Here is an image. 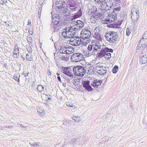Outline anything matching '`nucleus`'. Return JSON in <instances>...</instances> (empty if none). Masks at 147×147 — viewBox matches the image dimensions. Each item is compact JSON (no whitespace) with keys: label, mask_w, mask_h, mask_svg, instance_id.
<instances>
[{"label":"nucleus","mask_w":147,"mask_h":147,"mask_svg":"<svg viewBox=\"0 0 147 147\" xmlns=\"http://www.w3.org/2000/svg\"><path fill=\"white\" fill-rule=\"evenodd\" d=\"M101 45L99 42H96L93 45H89L87 49L84 51V55L88 57L92 55H95L96 51H99Z\"/></svg>","instance_id":"1"},{"label":"nucleus","mask_w":147,"mask_h":147,"mask_svg":"<svg viewBox=\"0 0 147 147\" xmlns=\"http://www.w3.org/2000/svg\"><path fill=\"white\" fill-rule=\"evenodd\" d=\"M62 35L66 38L72 37L75 34L76 31L70 25V26L65 27L63 29Z\"/></svg>","instance_id":"2"},{"label":"nucleus","mask_w":147,"mask_h":147,"mask_svg":"<svg viewBox=\"0 0 147 147\" xmlns=\"http://www.w3.org/2000/svg\"><path fill=\"white\" fill-rule=\"evenodd\" d=\"M55 10L61 13H65L67 10V5L65 1H59L56 3Z\"/></svg>","instance_id":"3"},{"label":"nucleus","mask_w":147,"mask_h":147,"mask_svg":"<svg viewBox=\"0 0 147 147\" xmlns=\"http://www.w3.org/2000/svg\"><path fill=\"white\" fill-rule=\"evenodd\" d=\"M118 34L117 32L109 31L105 36L106 40L111 43H115L117 40Z\"/></svg>","instance_id":"4"},{"label":"nucleus","mask_w":147,"mask_h":147,"mask_svg":"<svg viewBox=\"0 0 147 147\" xmlns=\"http://www.w3.org/2000/svg\"><path fill=\"white\" fill-rule=\"evenodd\" d=\"M75 75L82 77L86 73V71L84 67L81 66H76L73 68Z\"/></svg>","instance_id":"5"},{"label":"nucleus","mask_w":147,"mask_h":147,"mask_svg":"<svg viewBox=\"0 0 147 147\" xmlns=\"http://www.w3.org/2000/svg\"><path fill=\"white\" fill-rule=\"evenodd\" d=\"M72 26L76 31L81 29L84 26V23L80 20L73 21L71 24Z\"/></svg>","instance_id":"6"},{"label":"nucleus","mask_w":147,"mask_h":147,"mask_svg":"<svg viewBox=\"0 0 147 147\" xmlns=\"http://www.w3.org/2000/svg\"><path fill=\"white\" fill-rule=\"evenodd\" d=\"M83 56V55L80 53H74L71 57V61L74 62H80L82 59Z\"/></svg>","instance_id":"7"},{"label":"nucleus","mask_w":147,"mask_h":147,"mask_svg":"<svg viewBox=\"0 0 147 147\" xmlns=\"http://www.w3.org/2000/svg\"><path fill=\"white\" fill-rule=\"evenodd\" d=\"M108 52L113 53V50L111 49H109L108 47H106L104 49H102L101 50L100 53H97L96 54V57L99 58H102L103 57H104L105 53Z\"/></svg>","instance_id":"8"},{"label":"nucleus","mask_w":147,"mask_h":147,"mask_svg":"<svg viewBox=\"0 0 147 147\" xmlns=\"http://www.w3.org/2000/svg\"><path fill=\"white\" fill-rule=\"evenodd\" d=\"M54 10L51 12V14L52 15V22L56 21H59V20L62 21L63 19V16H62V15L61 14H55V13L53 12Z\"/></svg>","instance_id":"9"},{"label":"nucleus","mask_w":147,"mask_h":147,"mask_svg":"<svg viewBox=\"0 0 147 147\" xmlns=\"http://www.w3.org/2000/svg\"><path fill=\"white\" fill-rule=\"evenodd\" d=\"M81 39L78 38H76V39L72 38L69 41V43L73 46H77L80 45L82 43Z\"/></svg>","instance_id":"10"},{"label":"nucleus","mask_w":147,"mask_h":147,"mask_svg":"<svg viewBox=\"0 0 147 147\" xmlns=\"http://www.w3.org/2000/svg\"><path fill=\"white\" fill-rule=\"evenodd\" d=\"M82 38H90L91 35L90 31L87 29H83L81 31Z\"/></svg>","instance_id":"11"},{"label":"nucleus","mask_w":147,"mask_h":147,"mask_svg":"<svg viewBox=\"0 0 147 147\" xmlns=\"http://www.w3.org/2000/svg\"><path fill=\"white\" fill-rule=\"evenodd\" d=\"M59 21H56L53 22L51 24V28H53L56 31H57L59 30L61 24L62 23V21L59 20Z\"/></svg>","instance_id":"12"},{"label":"nucleus","mask_w":147,"mask_h":147,"mask_svg":"<svg viewBox=\"0 0 147 147\" xmlns=\"http://www.w3.org/2000/svg\"><path fill=\"white\" fill-rule=\"evenodd\" d=\"M102 83V80L96 79L93 81L92 82L91 84V85L94 88H98V86L101 85Z\"/></svg>","instance_id":"13"},{"label":"nucleus","mask_w":147,"mask_h":147,"mask_svg":"<svg viewBox=\"0 0 147 147\" xmlns=\"http://www.w3.org/2000/svg\"><path fill=\"white\" fill-rule=\"evenodd\" d=\"M89 81H84L83 84V86L88 91H91L92 90V88L89 85Z\"/></svg>","instance_id":"14"},{"label":"nucleus","mask_w":147,"mask_h":147,"mask_svg":"<svg viewBox=\"0 0 147 147\" xmlns=\"http://www.w3.org/2000/svg\"><path fill=\"white\" fill-rule=\"evenodd\" d=\"M82 13V11L81 8H80L78 11L75 13L73 16V18L76 19L80 17Z\"/></svg>","instance_id":"15"},{"label":"nucleus","mask_w":147,"mask_h":147,"mask_svg":"<svg viewBox=\"0 0 147 147\" xmlns=\"http://www.w3.org/2000/svg\"><path fill=\"white\" fill-rule=\"evenodd\" d=\"M137 12V14L131 15V18L133 21L136 22L138 21L139 16V11Z\"/></svg>","instance_id":"16"},{"label":"nucleus","mask_w":147,"mask_h":147,"mask_svg":"<svg viewBox=\"0 0 147 147\" xmlns=\"http://www.w3.org/2000/svg\"><path fill=\"white\" fill-rule=\"evenodd\" d=\"M143 43H142V42H141L140 43L139 41L138 43V48H141V46H142V49H144L145 48V47L147 46V40H145V41H143Z\"/></svg>","instance_id":"17"},{"label":"nucleus","mask_w":147,"mask_h":147,"mask_svg":"<svg viewBox=\"0 0 147 147\" xmlns=\"http://www.w3.org/2000/svg\"><path fill=\"white\" fill-rule=\"evenodd\" d=\"M66 1L67 3L69 4L70 5V7L71 9H75V8H73L74 6L75 5V4L74 1L73 0H66Z\"/></svg>","instance_id":"18"},{"label":"nucleus","mask_w":147,"mask_h":147,"mask_svg":"<svg viewBox=\"0 0 147 147\" xmlns=\"http://www.w3.org/2000/svg\"><path fill=\"white\" fill-rule=\"evenodd\" d=\"M63 72L65 75H66L69 72L71 71V70L70 68V67H62V68Z\"/></svg>","instance_id":"19"},{"label":"nucleus","mask_w":147,"mask_h":147,"mask_svg":"<svg viewBox=\"0 0 147 147\" xmlns=\"http://www.w3.org/2000/svg\"><path fill=\"white\" fill-rule=\"evenodd\" d=\"M37 112L39 115L41 116H43L45 114L44 110L42 108H38L37 109Z\"/></svg>","instance_id":"20"},{"label":"nucleus","mask_w":147,"mask_h":147,"mask_svg":"<svg viewBox=\"0 0 147 147\" xmlns=\"http://www.w3.org/2000/svg\"><path fill=\"white\" fill-rule=\"evenodd\" d=\"M97 18L93 16H92L90 19L91 22L93 23L97 22L99 20V18Z\"/></svg>","instance_id":"21"},{"label":"nucleus","mask_w":147,"mask_h":147,"mask_svg":"<svg viewBox=\"0 0 147 147\" xmlns=\"http://www.w3.org/2000/svg\"><path fill=\"white\" fill-rule=\"evenodd\" d=\"M147 62V59L146 56L142 57L140 59V64H145Z\"/></svg>","instance_id":"22"},{"label":"nucleus","mask_w":147,"mask_h":147,"mask_svg":"<svg viewBox=\"0 0 147 147\" xmlns=\"http://www.w3.org/2000/svg\"><path fill=\"white\" fill-rule=\"evenodd\" d=\"M143 36V38L141 39L139 41L140 43L142 42V43H143V41H144L145 40H147V31H146L144 32Z\"/></svg>","instance_id":"23"},{"label":"nucleus","mask_w":147,"mask_h":147,"mask_svg":"<svg viewBox=\"0 0 147 147\" xmlns=\"http://www.w3.org/2000/svg\"><path fill=\"white\" fill-rule=\"evenodd\" d=\"M94 70L95 69L93 66H90V67L89 68L88 70V74H94Z\"/></svg>","instance_id":"24"},{"label":"nucleus","mask_w":147,"mask_h":147,"mask_svg":"<svg viewBox=\"0 0 147 147\" xmlns=\"http://www.w3.org/2000/svg\"><path fill=\"white\" fill-rule=\"evenodd\" d=\"M82 38L83 39L82 41V44H84V45H85L88 43L91 40L90 38H88V39L87 38Z\"/></svg>","instance_id":"25"},{"label":"nucleus","mask_w":147,"mask_h":147,"mask_svg":"<svg viewBox=\"0 0 147 147\" xmlns=\"http://www.w3.org/2000/svg\"><path fill=\"white\" fill-rule=\"evenodd\" d=\"M139 11L136 8L135 6H133L131 10V15H133L134 14H137V12Z\"/></svg>","instance_id":"26"},{"label":"nucleus","mask_w":147,"mask_h":147,"mask_svg":"<svg viewBox=\"0 0 147 147\" xmlns=\"http://www.w3.org/2000/svg\"><path fill=\"white\" fill-rule=\"evenodd\" d=\"M95 35H96L95 37L97 40L100 41L102 40L103 37L100 35V33H95Z\"/></svg>","instance_id":"27"},{"label":"nucleus","mask_w":147,"mask_h":147,"mask_svg":"<svg viewBox=\"0 0 147 147\" xmlns=\"http://www.w3.org/2000/svg\"><path fill=\"white\" fill-rule=\"evenodd\" d=\"M44 88V86L41 85H38L37 87V89L38 91L40 92H42L43 91V90Z\"/></svg>","instance_id":"28"},{"label":"nucleus","mask_w":147,"mask_h":147,"mask_svg":"<svg viewBox=\"0 0 147 147\" xmlns=\"http://www.w3.org/2000/svg\"><path fill=\"white\" fill-rule=\"evenodd\" d=\"M20 75L18 74H15L13 76V78L18 82H20Z\"/></svg>","instance_id":"29"},{"label":"nucleus","mask_w":147,"mask_h":147,"mask_svg":"<svg viewBox=\"0 0 147 147\" xmlns=\"http://www.w3.org/2000/svg\"><path fill=\"white\" fill-rule=\"evenodd\" d=\"M107 70L106 69H100L98 71V74H100V75H104L106 74V73Z\"/></svg>","instance_id":"30"},{"label":"nucleus","mask_w":147,"mask_h":147,"mask_svg":"<svg viewBox=\"0 0 147 147\" xmlns=\"http://www.w3.org/2000/svg\"><path fill=\"white\" fill-rule=\"evenodd\" d=\"M97 2L100 4V5H101L100 9L102 10V7H103L105 6V5L104 4L105 3L104 1L103 0H99L97 1Z\"/></svg>","instance_id":"31"},{"label":"nucleus","mask_w":147,"mask_h":147,"mask_svg":"<svg viewBox=\"0 0 147 147\" xmlns=\"http://www.w3.org/2000/svg\"><path fill=\"white\" fill-rule=\"evenodd\" d=\"M101 29V28L100 26H98L96 27L94 29V32L95 33H100V30Z\"/></svg>","instance_id":"32"},{"label":"nucleus","mask_w":147,"mask_h":147,"mask_svg":"<svg viewBox=\"0 0 147 147\" xmlns=\"http://www.w3.org/2000/svg\"><path fill=\"white\" fill-rule=\"evenodd\" d=\"M104 57L106 58L109 59L111 57V53H106L104 56Z\"/></svg>","instance_id":"33"},{"label":"nucleus","mask_w":147,"mask_h":147,"mask_svg":"<svg viewBox=\"0 0 147 147\" xmlns=\"http://www.w3.org/2000/svg\"><path fill=\"white\" fill-rule=\"evenodd\" d=\"M118 67L115 65L113 67L112 71L113 73L116 74L117 73L118 69Z\"/></svg>","instance_id":"34"},{"label":"nucleus","mask_w":147,"mask_h":147,"mask_svg":"<svg viewBox=\"0 0 147 147\" xmlns=\"http://www.w3.org/2000/svg\"><path fill=\"white\" fill-rule=\"evenodd\" d=\"M26 57L28 61H31L32 60V58L31 57V55L29 54H27L26 55Z\"/></svg>","instance_id":"35"},{"label":"nucleus","mask_w":147,"mask_h":147,"mask_svg":"<svg viewBox=\"0 0 147 147\" xmlns=\"http://www.w3.org/2000/svg\"><path fill=\"white\" fill-rule=\"evenodd\" d=\"M141 56V57H146V52L144 50H142L141 52V53L140 54Z\"/></svg>","instance_id":"36"},{"label":"nucleus","mask_w":147,"mask_h":147,"mask_svg":"<svg viewBox=\"0 0 147 147\" xmlns=\"http://www.w3.org/2000/svg\"><path fill=\"white\" fill-rule=\"evenodd\" d=\"M66 75L68 76L69 77L71 78H73L74 76L73 74L71 72V71L69 72Z\"/></svg>","instance_id":"37"},{"label":"nucleus","mask_w":147,"mask_h":147,"mask_svg":"<svg viewBox=\"0 0 147 147\" xmlns=\"http://www.w3.org/2000/svg\"><path fill=\"white\" fill-rule=\"evenodd\" d=\"M106 5L107 6V7H108V8L110 9L111 8L112 6V3H106Z\"/></svg>","instance_id":"38"},{"label":"nucleus","mask_w":147,"mask_h":147,"mask_svg":"<svg viewBox=\"0 0 147 147\" xmlns=\"http://www.w3.org/2000/svg\"><path fill=\"white\" fill-rule=\"evenodd\" d=\"M66 47L65 46H61L60 49V52L62 53V52H64L65 49L66 50Z\"/></svg>","instance_id":"39"},{"label":"nucleus","mask_w":147,"mask_h":147,"mask_svg":"<svg viewBox=\"0 0 147 147\" xmlns=\"http://www.w3.org/2000/svg\"><path fill=\"white\" fill-rule=\"evenodd\" d=\"M16 47H17V46H15V47L16 48L14 49L13 52V53H19V50L18 48H16Z\"/></svg>","instance_id":"40"},{"label":"nucleus","mask_w":147,"mask_h":147,"mask_svg":"<svg viewBox=\"0 0 147 147\" xmlns=\"http://www.w3.org/2000/svg\"><path fill=\"white\" fill-rule=\"evenodd\" d=\"M40 144V143L39 142H36L33 143L32 144V146L34 147H37L39 146Z\"/></svg>","instance_id":"41"},{"label":"nucleus","mask_w":147,"mask_h":147,"mask_svg":"<svg viewBox=\"0 0 147 147\" xmlns=\"http://www.w3.org/2000/svg\"><path fill=\"white\" fill-rule=\"evenodd\" d=\"M100 16V13L98 12L97 11H96V12L93 15V16L95 17H97V18H99L98 17Z\"/></svg>","instance_id":"42"},{"label":"nucleus","mask_w":147,"mask_h":147,"mask_svg":"<svg viewBox=\"0 0 147 147\" xmlns=\"http://www.w3.org/2000/svg\"><path fill=\"white\" fill-rule=\"evenodd\" d=\"M27 40L28 41L30 42H31L32 41V38L30 36H29L27 37Z\"/></svg>","instance_id":"43"},{"label":"nucleus","mask_w":147,"mask_h":147,"mask_svg":"<svg viewBox=\"0 0 147 147\" xmlns=\"http://www.w3.org/2000/svg\"><path fill=\"white\" fill-rule=\"evenodd\" d=\"M131 31L129 28L126 29V35L128 36L131 33Z\"/></svg>","instance_id":"44"},{"label":"nucleus","mask_w":147,"mask_h":147,"mask_svg":"<svg viewBox=\"0 0 147 147\" xmlns=\"http://www.w3.org/2000/svg\"><path fill=\"white\" fill-rule=\"evenodd\" d=\"M27 49V50L28 51L29 53H31L32 51V49L29 46H28L26 47Z\"/></svg>","instance_id":"45"},{"label":"nucleus","mask_w":147,"mask_h":147,"mask_svg":"<svg viewBox=\"0 0 147 147\" xmlns=\"http://www.w3.org/2000/svg\"><path fill=\"white\" fill-rule=\"evenodd\" d=\"M74 119H73V120H74L76 122H79L80 121L79 118L78 117L75 116L74 117Z\"/></svg>","instance_id":"46"},{"label":"nucleus","mask_w":147,"mask_h":147,"mask_svg":"<svg viewBox=\"0 0 147 147\" xmlns=\"http://www.w3.org/2000/svg\"><path fill=\"white\" fill-rule=\"evenodd\" d=\"M66 105L67 106L71 107H73L74 106L71 103L69 102H67Z\"/></svg>","instance_id":"47"},{"label":"nucleus","mask_w":147,"mask_h":147,"mask_svg":"<svg viewBox=\"0 0 147 147\" xmlns=\"http://www.w3.org/2000/svg\"><path fill=\"white\" fill-rule=\"evenodd\" d=\"M7 2V0H0V3L1 4H4Z\"/></svg>","instance_id":"48"},{"label":"nucleus","mask_w":147,"mask_h":147,"mask_svg":"<svg viewBox=\"0 0 147 147\" xmlns=\"http://www.w3.org/2000/svg\"><path fill=\"white\" fill-rule=\"evenodd\" d=\"M104 22L106 24H109L111 23V22H110V19L108 18V19H106L105 20Z\"/></svg>","instance_id":"49"},{"label":"nucleus","mask_w":147,"mask_h":147,"mask_svg":"<svg viewBox=\"0 0 147 147\" xmlns=\"http://www.w3.org/2000/svg\"><path fill=\"white\" fill-rule=\"evenodd\" d=\"M61 59L65 61H67L69 59V58L67 57H63L61 58Z\"/></svg>","instance_id":"50"},{"label":"nucleus","mask_w":147,"mask_h":147,"mask_svg":"<svg viewBox=\"0 0 147 147\" xmlns=\"http://www.w3.org/2000/svg\"><path fill=\"white\" fill-rule=\"evenodd\" d=\"M13 57L15 58H18L19 55V53H13Z\"/></svg>","instance_id":"51"},{"label":"nucleus","mask_w":147,"mask_h":147,"mask_svg":"<svg viewBox=\"0 0 147 147\" xmlns=\"http://www.w3.org/2000/svg\"><path fill=\"white\" fill-rule=\"evenodd\" d=\"M67 49L68 48H67L66 49V53H67V54H70L71 53V52H72V50H67Z\"/></svg>","instance_id":"52"},{"label":"nucleus","mask_w":147,"mask_h":147,"mask_svg":"<svg viewBox=\"0 0 147 147\" xmlns=\"http://www.w3.org/2000/svg\"><path fill=\"white\" fill-rule=\"evenodd\" d=\"M116 25L114 24H110L109 25V27L111 28H114V27H116V26H115Z\"/></svg>","instance_id":"53"},{"label":"nucleus","mask_w":147,"mask_h":147,"mask_svg":"<svg viewBox=\"0 0 147 147\" xmlns=\"http://www.w3.org/2000/svg\"><path fill=\"white\" fill-rule=\"evenodd\" d=\"M120 9H121V8L120 7H116L115 8H114L113 9V11H114V12H115V11L114 10H115V11H118L119 10H120Z\"/></svg>","instance_id":"54"},{"label":"nucleus","mask_w":147,"mask_h":147,"mask_svg":"<svg viewBox=\"0 0 147 147\" xmlns=\"http://www.w3.org/2000/svg\"><path fill=\"white\" fill-rule=\"evenodd\" d=\"M102 10H104L105 11L107 10H109L110 9L109 8H108V7H107V6H105L103 7H102Z\"/></svg>","instance_id":"55"},{"label":"nucleus","mask_w":147,"mask_h":147,"mask_svg":"<svg viewBox=\"0 0 147 147\" xmlns=\"http://www.w3.org/2000/svg\"><path fill=\"white\" fill-rule=\"evenodd\" d=\"M112 18L114 20H113V21H114L116 19H117V17L116 15H113Z\"/></svg>","instance_id":"56"},{"label":"nucleus","mask_w":147,"mask_h":147,"mask_svg":"<svg viewBox=\"0 0 147 147\" xmlns=\"http://www.w3.org/2000/svg\"><path fill=\"white\" fill-rule=\"evenodd\" d=\"M91 9L93 15L97 11L96 10H95L94 9Z\"/></svg>","instance_id":"57"},{"label":"nucleus","mask_w":147,"mask_h":147,"mask_svg":"<svg viewBox=\"0 0 147 147\" xmlns=\"http://www.w3.org/2000/svg\"><path fill=\"white\" fill-rule=\"evenodd\" d=\"M88 13L90 15H92V16H93V14L92 12V11H91V9L89 10L88 11Z\"/></svg>","instance_id":"58"},{"label":"nucleus","mask_w":147,"mask_h":147,"mask_svg":"<svg viewBox=\"0 0 147 147\" xmlns=\"http://www.w3.org/2000/svg\"><path fill=\"white\" fill-rule=\"evenodd\" d=\"M69 17L67 16V17H66L64 19V21H68L69 20Z\"/></svg>","instance_id":"59"},{"label":"nucleus","mask_w":147,"mask_h":147,"mask_svg":"<svg viewBox=\"0 0 147 147\" xmlns=\"http://www.w3.org/2000/svg\"><path fill=\"white\" fill-rule=\"evenodd\" d=\"M66 50L65 49V50L64 52H62V54H67V53H66Z\"/></svg>","instance_id":"60"},{"label":"nucleus","mask_w":147,"mask_h":147,"mask_svg":"<svg viewBox=\"0 0 147 147\" xmlns=\"http://www.w3.org/2000/svg\"><path fill=\"white\" fill-rule=\"evenodd\" d=\"M31 21L30 20H28V25H31Z\"/></svg>","instance_id":"61"},{"label":"nucleus","mask_w":147,"mask_h":147,"mask_svg":"<svg viewBox=\"0 0 147 147\" xmlns=\"http://www.w3.org/2000/svg\"><path fill=\"white\" fill-rule=\"evenodd\" d=\"M48 74L49 76L51 75V73L49 70L48 71Z\"/></svg>","instance_id":"62"},{"label":"nucleus","mask_w":147,"mask_h":147,"mask_svg":"<svg viewBox=\"0 0 147 147\" xmlns=\"http://www.w3.org/2000/svg\"><path fill=\"white\" fill-rule=\"evenodd\" d=\"M57 78L58 79L59 81H61V78L59 76H58Z\"/></svg>","instance_id":"63"},{"label":"nucleus","mask_w":147,"mask_h":147,"mask_svg":"<svg viewBox=\"0 0 147 147\" xmlns=\"http://www.w3.org/2000/svg\"><path fill=\"white\" fill-rule=\"evenodd\" d=\"M41 10L40 9H39L38 10V13L41 14Z\"/></svg>","instance_id":"64"}]
</instances>
